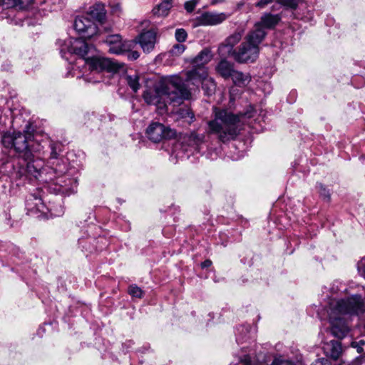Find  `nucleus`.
I'll return each mask as SVG.
<instances>
[{"label": "nucleus", "mask_w": 365, "mask_h": 365, "mask_svg": "<svg viewBox=\"0 0 365 365\" xmlns=\"http://www.w3.org/2000/svg\"><path fill=\"white\" fill-rule=\"evenodd\" d=\"M241 362L242 365H257L255 363H252L251 360V357L248 355L245 356L242 359Z\"/></svg>", "instance_id": "obj_38"}, {"label": "nucleus", "mask_w": 365, "mask_h": 365, "mask_svg": "<svg viewBox=\"0 0 365 365\" xmlns=\"http://www.w3.org/2000/svg\"><path fill=\"white\" fill-rule=\"evenodd\" d=\"M175 37L178 42H184L187 39V34L185 29H178L175 31Z\"/></svg>", "instance_id": "obj_30"}, {"label": "nucleus", "mask_w": 365, "mask_h": 365, "mask_svg": "<svg viewBox=\"0 0 365 365\" xmlns=\"http://www.w3.org/2000/svg\"><path fill=\"white\" fill-rule=\"evenodd\" d=\"M311 365H329L328 360L324 359H319Z\"/></svg>", "instance_id": "obj_39"}, {"label": "nucleus", "mask_w": 365, "mask_h": 365, "mask_svg": "<svg viewBox=\"0 0 365 365\" xmlns=\"http://www.w3.org/2000/svg\"><path fill=\"white\" fill-rule=\"evenodd\" d=\"M40 155H34L30 160H23L26 163V167L21 168L19 170V175L28 174L31 176L38 178L41 175L43 168V162L39 158Z\"/></svg>", "instance_id": "obj_15"}, {"label": "nucleus", "mask_w": 365, "mask_h": 365, "mask_svg": "<svg viewBox=\"0 0 365 365\" xmlns=\"http://www.w3.org/2000/svg\"><path fill=\"white\" fill-rule=\"evenodd\" d=\"M156 36L155 32L148 31L140 34L138 37V41L145 52H150L155 46Z\"/></svg>", "instance_id": "obj_18"}, {"label": "nucleus", "mask_w": 365, "mask_h": 365, "mask_svg": "<svg viewBox=\"0 0 365 365\" xmlns=\"http://www.w3.org/2000/svg\"><path fill=\"white\" fill-rule=\"evenodd\" d=\"M229 15L225 13L205 12L197 19L200 26H215L225 21Z\"/></svg>", "instance_id": "obj_16"}, {"label": "nucleus", "mask_w": 365, "mask_h": 365, "mask_svg": "<svg viewBox=\"0 0 365 365\" xmlns=\"http://www.w3.org/2000/svg\"><path fill=\"white\" fill-rule=\"evenodd\" d=\"M231 78L233 83L239 87L246 86L251 81V76L249 73H244L237 71L232 73Z\"/></svg>", "instance_id": "obj_24"}, {"label": "nucleus", "mask_w": 365, "mask_h": 365, "mask_svg": "<svg viewBox=\"0 0 365 365\" xmlns=\"http://www.w3.org/2000/svg\"><path fill=\"white\" fill-rule=\"evenodd\" d=\"M327 313L332 334L341 339L348 334L349 329L341 316L354 315L365 320V298L357 294L339 299H330Z\"/></svg>", "instance_id": "obj_1"}, {"label": "nucleus", "mask_w": 365, "mask_h": 365, "mask_svg": "<svg viewBox=\"0 0 365 365\" xmlns=\"http://www.w3.org/2000/svg\"><path fill=\"white\" fill-rule=\"evenodd\" d=\"M319 188V192L321 197H322L324 200L329 201L330 200V192L329 190L325 187L322 184H319L317 185Z\"/></svg>", "instance_id": "obj_32"}, {"label": "nucleus", "mask_w": 365, "mask_h": 365, "mask_svg": "<svg viewBox=\"0 0 365 365\" xmlns=\"http://www.w3.org/2000/svg\"><path fill=\"white\" fill-rule=\"evenodd\" d=\"M262 34H254L250 31L244 38L243 42L238 47L237 51L233 52V58L239 63L254 62L259 53V45L264 41Z\"/></svg>", "instance_id": "obj_5"}, {"label": "nucleus", "mask_w": 365, "mask_h": 365, "mask_svg": "<svg viewBox=\"0 0 365 365\" xmlns=\"http://www.w3.org/2000/svg\"><path fill=\"white\" fill-rule=\"evenodd\" d=\"M185 82L192 83L196 86L201 83L205 95L208 96L214 94L216 89L214 79L208 77L207 68H201L200 71L190 70L187 71Z\"/></svg>", "instance_id": "obj_7"}, {"label": "nucleus", "mask_w": 365, "mask_h": 365, "mask_svg": "<svg viewBox=\"0 0 365 365\" xmlns=\"http://www.w3.org/2000/svg\"><path fill=\"white\" fill-rule=\"evenodd\" d=\"M284 4L292 6L294 0H282Z\"/></svg>", "instance_id": "obj_43"}, {"label": "nucleus", "mask_w": 365, "mask_h": 365, "mask_svg": "<svg viewBox=\"0 0 365 365\" xmlns=\"http://www.w3.org/2000/svg\"><path fill=\"white\" fill-rule=\"evenodd\" d=\"M75 30L84 38H90L98 32V27L95 21L86 13L78 16L73 24Z\"/></svg>", "instance_id": "obj_10"}, {"label": "nucleus", "mask_w": 365, "mask_h": 365, "mask_svg": "<svg viewBox=\"0 0 365 365\" xmlns=\"http://www.w3.org/2000/svg\"><path fill=\"white\" fill-rule=\"evenodd\" d=\"M41 145L44 148L48 146L51 150L50 157L53 159H56L61 150L62 145L59 142H54L46 138V140H43Z\"/></svg>", "instance_id": "obj_25"}, {"label": "nucleus", "mask_w": 365, "mask_h": 365, "mask_svg": "<svg viewBox=\"0 0 365 365\" xmlns=\"http://www.w3.org/2000/svg\"><path fill=\"white\" fill-rule=\"evenodd\" d=\"M212 264V262L210 259H206L201 263L202 268H207L210 267Z\"/></svg>", "instance_id": "obj_41"}, {"label": "nucleus", "mask_w": 365, "mask_h": 365, "mask_svg": "<svg viewBox=\"0 0 365 365\" xmlns=\"http://www.w3.org/2000/svg\"><path fill=\"white\" fill-rule=\"evenodd\" d=\"M146 135L151 141L159 143L175 135V132L158 122H153L146 129Z\"/></svg>", "instance_id": "obj_11"}, {"label": "nucleus", "mask_w": 365, "mask_h": 365, "mask_svg": "<svg viewBox=\"0 0 365 365\" xmlns=\"http://www.w3.org/2000/svg\"><path fill=\"white\" fill-rule=\"evenodd\" d=\"M185 50V46L180 43L175 44L170 50V53L173 56H180Z\"/></svg>", "instance_id": "obj_31"}, {"label": "nucleus", "mask_w": 365, "mask_h": 365, "mask_svg": "<svg viewBox=\"0 0 365 365\" xmlns=\"http://www.w3.org/2000/svg\"><path fill=\"white\" fill-rule=\"evenodd\" d=\"M105 42L108 46V51L111 53L122 54L133 48L134 42L130 41H123L118 34L110 35L106 37Z\"/></svg>", "instance_id": "obj_13"}, {"label": "nucleus", "mask_w": 365, "mask_h": 365, "mask_svg": "<svg viewBox=\"0 0 365 365\" xmlns=\"http://www.w3.org/2000/svg\"><path fill=\"white\" fill-rule=\"evenodd\" d=\"M54 186L53 190L57 193L69 195L75 192L74 188L76 187V181L66 177L58 178L56 180Z\"/></svg>", "instance_id": "obj_17"}, {"label": "nucleus", "mask_w": 365, "mask_h": 365, "mask_svg": "<svg viewBox=\"0 0 365 365\" xmlns=\"http://www.w3.org/2000/svg\"><path fill=\"white\" fill-rule=\"evenodd\" d=\"M279 21V15L265 13L261 16L260 20L255 24L253 29L250 31L255 34H258L259 32L262 34V38L264 40L267 36L266 30L274 29Z\"/></svg>", "instance_id": "obj_12"}, {"label": "nucleus", "mask_w": 365, "mask_h": 365, "mask_svg": "<svg viewBox=\"0 0 365 365\" xmlns=\"http://www.w3.org/2000/svg\"><path fill=\"white\" fill-rule=\"evenodd\" d=\"M242 38L241 32H235L229 36L218 48L219 55L222 58H227L229 56H233V52L237 49H234V46L238 43Z\"/></svg>", "instance_id": "obj_14"}, {"label": "nucleus", "mask_w": 365, "mask_h": 365, "mask_svg": "<svg viewBox=\"0 0 365 365\" xmlns=\"http://www.w3.org/2000/svg\"><path fill=\"white\" fill-rule=\"evenodd\" d=\"M324 350L327 356L335 360L339 359L342 351L341 343L334 340L327 344Z\"/></svg>", "instance_id": "obj_23"}, {"label": "nucleus", "mask_w": 365, "mask_h": 365, "mask_svg": "<svg viewBox=\"0 0 365 365\" xmlns=\"http://www.w3.org/2000/svg\"><path fill=\"white\" fill-rule=\"evenodd\" d=\"M125 82L132 89L134 93H136L140 88L139 76L138 74L133 75L126 74L123 77Z\"/></svg>", "instance_id": "obj_26"}, {"label": "nucleus", "mask_w": 365, "mask_h": 365, "mask_svg": "<svg viewBox=\"0 0 365 365\" xmlns=\"http://www.w3.org/2000/svg\"><path fill=\"white\" fill-rule=\"evenodd\" d=\"M339 365H348V364H346L344 362V363H342V364H339Z\"/></svg>", "instance_id": "obj_45"}, {"label": "nucleus", "mask_w": 365, "mask_h": 365, "mask_svg": "<svg viewBox=\"0 0 365 365\" xmlns=\"http://www.w3.org/2000/svg\"><path fill=\"white\" fill-rule=\"evenodd\" d=\"M26 206L28 211L33 213L40 212L43 215L49 213L53 217H60L64 213V209L60 200L50 201L46 205L38 192L30 194L26 197Z\"/></svg>", "instance_id": "obj_6"}, {"label": "nucleus", "mask_w": 365, "mask_h": 365, "mask_svg": "<svg viewBox=\"0 0 365 365\" xmlns=\"http://www.w3.org/2000/svg\"><path fill=\"white\" fill-rule=\"evenodd\" d=\"M173 6V0H162L152 10L154 16L158 17L166 16Z\"/></svg>", "instance_id": "obj_21"}, {"label": "nucleus", "mask_w": 365, "mask_h": 365, "mask_svg": "<svg viewBox=\"0 0 365 365\" xmlns=\"http://www.w3.org/2000/svg\"><path fill=\"white\" fill-rule=\"evenodd\" d=\"M179 114L182 118L187 119V121L190 123L194 121L195 115L192 110L188 108H180Z\"/></svg>", "instance_id": "obj_27"}, {"label": "nucleus", "mask_w": 365, "mask_h": 365, "mask_svg": "<svg viewBox=\"0 0 365 365\" xmlns=\"http://www.w3.org/2000/svg\"><path fill=\"white\" fill-rule=\"evenodd\" d=\"M351 346L353 347H356L357 349V352L358 353H361L363 351V349H362L361 346H358V343L357 342H352L351 343Z\"/></svg>", "instance_id": "obj_42"}, {"label": "nucleus", "mask_w": 365, "mask_h": 365, "mask_svg": "<svg viewBox=\"0 0 365 365\" xmlns=\"http://www.w3.org/2000/svg\"><path fill=\"white\" fill-rule=\"evenodd\" d=\"M128 292L133 297L142 298L143 295V290L135 284L130 285Z\"/></svg>", "instance_id": "obj_28"}, {"label": "nucleus", "mask_w": 365, "mask_h": 365, "mask_svg": "<svg viewBox=\"0 0 365 365\" xmlns=\"http://www.w3.org/2000/svg\"><path fill=\"white\" fill-rule=\"evenodd\" d=\"M217 71L224 78H228L231 77L232 73L235 72L233 63L227 61L225 59H222L220 61L216 67Z\"/></svg>", "instance_id": "obj_22"}, {"label": "nucleus", "mask_w": 365, "mask_h": 365, "mask_svg": "<svg viewBox=\"0 0 365 365\" xmlns=\"http://www.w3.org/2000/svg\"><path fill=\"white\" fill-rule=\"evenodd\" d=\"M212 58L211 51L207 48L203 49L192 61V68L191 70L200 71L201 68H206L205 66L211 61Z\"/></svg>", "instance_id": "obj_19"}, {"label": "nucleus", "mask_w": 365, "mask_h": 365, "mask_svg": "<svg viewBox=\"0 0 365 365\" xmlns=\"http://www.w3.org/2000/svg\"><path fill=\"white\" fill-rule=\"evenodd\" d=\"M16 3L21 5H29L33 2L34 0H14Z\"/></svg>", "instance_id": "obj_40"}, {"label": "nucleus", "mask_w": 365, "mask_h": 365, "mask_svg": "<svg viewBox=\"0 0 365 365\" xmlns=\"http://www.w3.org/2000/svg\"><path fill=\"white\" fill-rule=\"evenodd\" d=\"M200 0H189L185 3V9L189 13L194 11Z\"/></svg>", "instance_id": "obj_33"}, {"label": "nucleus", "mask_w": 365, "mask_h": 365, "mask_svg": "<svg viewBox=\"0 0 365 365\" xmlns=\"http://www.w3.org/2000/svg\"><path fill=\"white\" fill-rule=\"evenodd\" d=\"M191 93L180 78L159 83L153 89L144 91L143 97L148 104L163 109L168 104L180 105L190 98Z\"/></svg>", "instance_id": "obj_3"}, {"label": "nucleus", "mask_w": 365, "mask_h": 365, "mask_svg": "<svg viewBox=\"0 0 365 365\" xmlns=\"http://www.w3.org/2000/svg\"><path fill=\"white\" fill-rule=\"evenodd\" d=\"M271 365H297L294 364L292 361L275 359Z\"/></svg>", "instance_id": "obj_35"}, {"label": "nucleus", "mask_w": 365, "mask_h": 365, "mask_svg": "<svg viewBox=\"0 0 365 365\" xmlns=\"http://www.w3.org/2000/svg\"><path fill=\"white\" fill-rule=\"evenodd\" d=\"M255 110L250 107L246 112L234 114L227 110L215 108L213 120L207 123L208 133L215 135L222 143L234 140L240 134L244 122L242 118L253 117Z\"/></svg>", "instance_id": "obj_2"}, {"label": "nucleus", "mask_w": 365, "mask_h": 365, "mask_svg": "<svg viewBox=\"0 0 365 365\" xmlns=\"http://www.w3.org/2000/svg\"><path fill=\"white\" fill-rule=\"evenodd\" d=\"M188 140L190 142L192 145L198 146L202 143L203 137L200 136L196 133H192L188 138Z\"/></svg>", "instance_id": "obj_29"}, {"label": "nucleus", "mask_w": 365, "mask_h": 365, "mask_svg": "<svg viewBox=\"0 0 365 365\" xmlns=\"http://www.w3.org/2000/svg\"><path fill=\"white\" fill-rule=\"evenodd\" d=\"M357 269L359 274L365 278V257L357 263Z\"/></svg>", "instance_id": "obj_34"}, {"label": "nucleus", "mask_w": 365, "mask_h": 365, "mask_svg": "<svg viewBox=\"0 0 365 365\" xmlns=\"http://www.w3.org/2000/svg\"><path fill=\"white\" fill-rule=\"evenodd\" d=\"M87 14L94 20L102 22L106 17L105 6L101 3H97L89 8Z\"/></svg>", "instance_id": "obj_20"}, {"label": "nucleus", "mask_w": 365, "mask_h": 365, "mask_svg": "<svg viewBox=\"0 0 365 365\" xmlns=\"http://www.w3.org/2000/svg\"><path fill=\"white\" fill-rule=\"evenodd\" d=\"M273 0H259L255 4V6L257 7H259L260 9L264 8L267 5L272 3Z\"/></svg>", "instance_id": "obj_37"}, {"label": "nucleus", "mask_w": 365, "mask_h": 365, "mask_svg": "<svg viewBox=\"0 0 365 365\" xmlns=\"http://www.w3.org/2000/svg\"><path fill=\"white\" fill-rule=\"evenodd\" d=\"M93 48V47L88 45L83 39H82V37L79 38H69L66 41L65 44L61 48L60 52L61 56L66 60H69V58L66 56V54H69L70 56L76 54L84 61L85 58H87L86 56Z\"/></svg>", "instance_id": "obj_8"}, {"label": "nucleus", "mask_w": 365, "mask_h": 365, "mask_svg": "<svg viewBox=\"0 0 365 365\" xmlns=\"http://www.w3.org/2000/svg\"><path fill=\"white\" fill-rule=\"evenodd\" d=\"M127 53L128 58L130 61L136 60L139 58L140 54L136 51H131V49L129 51L125 52Z\"/></svg>", "instance_id": "obj_36"}, {"label": "nucleus", "mask_w": 365, "mask_h": 365, "mask_svg": "<svg viewBox=\"0 0 365 365\" xmlns=\"http://www.w3.org/2000/svg\"><path fill=\"white\" fill-rule=\"evenodd\" d=\"M1 143L5 148L14 149L18 158L22 160H30L34 155L44 153V146L37 137L31 136L29 133H6L2 135Z\"/></svg>", "instance_id": "obj_4"}, {"label": "nucleus", "mask_w": 365, "mask_h": 365, "mask_svg": "<svg viewBox=\"0 0 365 365\" xmlns=\"http://www.w3.org/2000/svg\"><path fill=\"white\" fill-rule=\"evenodd\" d=\"M359 343L360 344V346L364 344V341L363 340H361Z\"/></svg>", "instance_id": "obj_44"}, {"label": "nucleus", "mask_w": 365, "mask_h": 365, "mask_svg": "<svg viewBox=\"0 0 365 365\" xmlns=\"http://www.w3.org/2000/svg\"><path fill=\"white\" fill-rule=\"evenodd\" d=\"M84 63L88 66L91 71L96 72L106 71L115 73L124 67L123 63H120L116 61L100 56L87 57L84 60Z\"/></svg>", "instance_id": "obj_9"}]
</instances>
